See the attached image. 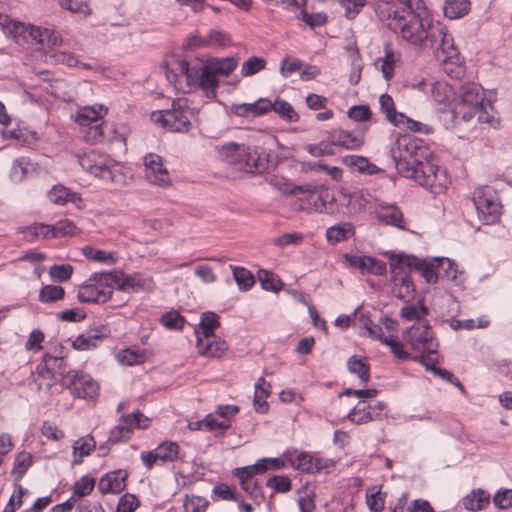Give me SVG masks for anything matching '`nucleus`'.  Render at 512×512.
<instances>
[{
    "label": "nucleus",
    "mask_w": 512,
    "mask_h": 512,
    "mask_svg": "<svg viewBox=\"0 0 512 512\" xmlns=\"http://www.w3.org/2000/svg\"><path fill=\"white\" fill-rule=\"evenodd\" d=\"M113 282V286L119 291L140 292L151 291L154 288L152 278L140 274L125 275L122 271H111L107 274Z\"/></svg>",
    "instance_id": "14"
},
{
    "label": "nucleus",
    "mask_w": 512,
    "mask_h": 512,
    "mask_svg": "<svg viewBox=\"0 0 512 512\" xmlns=\"http://www.w3.org/2000/svg\"><path fill=\"white\" fill-rule=\"evenodd\" d=\"M282 193L286 196L301 195L299 201L302 202V209L313 207L315 211L329 215L344 213V209L351 202L348 193L342 190L334 191L323 185L289 184Z\"/></svg>",
    "instance_id": "3"
},
{
    "label": "nucleus",
    "mask_w": 512,
    "mask_h": 512,
    "mask_svg": "<svg viewBox=\"0 0 512 512\" xmlns=\"http://www.w3.org/2000/svg\"><path fill=\"white\" fill-rule=\"evenodd\" d=\"M180 447L176 442H163L156 449V457L164 462H173L179 458Z\"/></svg>",
    "instance_id": "44"
},
{
    "label": "nucleus",
    "mask_w": 512,
    "mask_h": 512,
    "mask_svg": "<svg viewBox=\"0 0 512 512\" xmlns=\"http://www.w3.org/2000/svg\"><path fill=\"white\" fill-rule=\"evenodd\" d=\"M355 235V227L351 222H340L326 230V239L331 244L345 241Z\"/></svg>",
    "instance_id": "30"
},
{
    "label": "nucleus",
    "mask_w": 512,
    "mask_h": 512,
    "mask_svg": "<svg viewBox=\"0 0 512 512\" xmlns=\"http://www.w3.org/2000/svg\"><path fill=\"white\" fill-rule=\"evenodd\" d=\"M234 280L240 290L247 291L252 288L255 283L254 275L244 267L230 265Z\"/></svg>",
    "instance_id": "43"
},
{
    "label": "nucleus",
    "mask_w": 512,
    "mask_h": 512,
    "mask_svg": "<svg viewBox=\"0 0 512 512\" xmlns=\"http://www.w3.org/2000/svg\"><path fill=\"white\" fill-rule=\"evenodd\" d=\"M73 267L70 264L53 265L49 269V275L54 281L65 282L71 278Z\"/></svg>",
    "instance_id": "63"
},
{
    "label": "nucleus",
    "mask_w": 512,
    "mask_h": 512,
    "mask_svg": "<svg viewBox=\"0 0 512 512\" xmlns=\"http://www.w3.org/2000/svg\"><path fill=\"white\" fill-rule=\"evenodd\" d=\"M347 367L349 372L357 375L362 383L366 384L370 380V365L365 359L352 355L347 361Z\"/></svg>",
    "instance_id": "37"
},
{
    "label": "nucleus",
    "mask_w": 512,
    "mask_h": 512,
    "mask_svg": "<svg viewBox=\"0 0 512 512\" xmlns=\"http://www.w3.org/2000/svg\"><path fill=\"white\" fill-rule=\"evenodd\" d=\"M220 155L228 164L247 173H262L269 167V154L259 146L230 142L222 146Z\"/></svg>",
    "instance_id": "6"
},
{
    "label": "nucleus",
    "mask_w": 512,
    "mask_h": 512,
    "mask_svg": "<svg viewBox=\"0 0 512 512\" xmlns=\"http://www.w3.org/2000/svg\"><path fill=\"white\" fill-rule=\"evenodd\" d=\"M470 10L469 0H446L444 5L445 17L453 20L468 14Z\"/></svg>",
    "instance_id": "38"
},
{
    "label": "nucleus",
    "mask_w": 512,
    "mask_h": 512,
    "mask_svg": "<svg viewBox=\"0 0 512 512\" xmlns=\"http://www.w3.org/2000/svg\"><path fill=\"white\" fill-rule=\"evenodd\" d=\"M55 238L74 236L80 232L77 226L69 219H61L52 225Z\"/></svg>",
    "instance_id": "54"
},
{
    "label": "nucleus",
    "mask_w": 512,
    "mask_h": 512,
    "mask_svg": "<svg viewBox=\"0 0 512 512\" xmlns=\"http://www.w3.org/2000/svg\"><path fill=\"white\" fill-rule=\"evenodd\" d=\"M342 163L355 171L368 175H373L380 171L375 164L371 163L364 156L347 155L342 158Z\"/></svg>",
    "instance_id": "34"
},
{
    "label": "nucleus",
    "mask_w": 512,
    "mask_h": 512,
    "mask_svg": "<svg viewBox=\"0 0 512 512\" xmlns=\"http://www.w3.org/2000/svg\"><path fill=\"white\" fill-rule=\"evenodd\" d=\"M297 18L301 19L310 28L322 26L327 22V15L323 12L308 13L306 10H301Z\"/></svg>",
    "instance_id": "59"
},
{
    "label": "nucleus",
    "mask_w": 512,
    "mask_h": 512,
    "mask_svg": "<svg viewBox=\"0 0 512 512\" xmlns=\"http://www.w3.org/2000/svg\"><path fill=\"white\" fill-rule=\"evenodd\" d=\"M237 61L234 58H225L209 65L215 77L218 75H229L237 67Z\"/></svg>",
    "instance_id": "60"
},
{
    "label": "nucleus",
    "mask_w": 512,
    "mask_h": 512,
    "mask_svg": "<svg viewBox=\"0 0 512 512\" xmlns=\"http://www.w3.org/2000/svg\"><path fill=\"white\" fill-rule=\"evenodd\" d=\"M0 137L3 140L15 139L24 143H31L35 140L34 133L24 132L21 129H6L4 126L0 128Z\"/></svg>",
    "instance_id": "51"
},
{
    "label": "nucleus",
    "mask_w": 512,
    "mask_h": 512,
    "mask_svg": "<svg viewBox=\"0 0 512 512\" xmlns=\"http://www.w3.org/2000/svg\"><path fill=\"white\" fill-rule=\"evenodd\" d=\"M459 95L461 100L460 104L483 107L484 93L480 84L468 82L461 85Z\"/></svg>",
    "instance_id": "25"
},
{
    "label": "nucleus",
    "mask_w": 512,
    "mask_h": 512,
    "mask_svg": "<svg viewBox=\"0 0 512 512\" xmlns=\"http://www.w3.org/2000/svg\"><path fill=\"white\" fill-rule=\"evenodd\" d=\"M403 340L414 351H421L426 360L432 361L431 355L438 350V341L430 332V325L427 322H417L407 328L402 334Z\"/></svg>",
    "instance_id": "9"
},
{
    "label": "nucleus",
    "mask_w": 512,
    "mask_h": 512,
    "mask_svg": "<svg viewBox=\"0 0 512 512\" xmlns=\"http://www.w3.org/2000/svg\"><path fill=\"white\" fill-rule=\"evenodd\" d=\"M345 259L347 260L350 266L359 268L363 273H369L373 264L372 256H358L345 254Z\"/></svg>",
    "instance_id": "61"
},
{
    "label": "nucleus",
    "mask_w": 512,
    "mask_h": 512,
    "mask_svg": "<svg viewBox=\"0 0 512 512\" xmlns=\"http://www.w3.org/2000/svg\"><path fill=\"white\" fill-rule=\"evenodd\" d=\"M145 177L155 185L166 186L169 184V174L163 166L162 158L154 153L147 154L144 158Z\"/></svg>",
    "instance_id": "17"
},
{
    "label": "nucleus",
    "mask_w": 512,
    "mask_h": 512,
    "mask_svg": "<svg viewBox=\"0 0 512 512\" xmlns=\"http://www.w3.org/2000/svg\"><path fill=\"white\" fill-rule=\"evenodd\" d=\"M472 200L479 219L485 224H493L499 220L502 205L492 187L486 185L476 188Z\"/></svg>",
    "instance_id": "11"
},
{
    "label": "nucleus",
    "mask_w": 512,
    "mask_h": 512,
    "mask_svg": "<svg viewBox=\"0 0 512 512\" xmlns=\"http://www.w3.org/2000/svg\"><path fill=\"white\" fill-rule=\"evenodd\" d=\"M184 78L190 88L201 89L208 99L216 98L219 79L215 77L209 65H205L198 60L187 61Z\"/></svg>",
    "instance_id": "7"
},
{
    "label": "nucleus",
    "mask_w": 512,
    "mask_h": 512,
    "mask_svg": "<svg viewBox=\"0 0 512 512\" xmlns=\"http://www.w3.org/2000/svg\"><path fill=\"white\" fill-rule=\"evenodd\" d=\"M110 334V329L107 325H99L90 329L86 334H81L76 337L72 342V347L75 350L87 351L94 349L98 346V341L107 337Z\"/></svg>",
    "instance_id": "20"
},
{
    "label": "nucleus",
    "mask_w": 512,
    "mask_h": 512,
    "mask_svg": "<svg viewBox=\"0 0 512 512\" xmlns=\"http://www.w3.org/2000/svg\"><path fill=\"white\" fill-rule=\"evenodd\" d=\"M87 126L84 136L87 142L94 144L115 138L107 135L116 132L111 125L95 122Z\"/></svg>",
    "instance_id": "31"
},
{
    "label": "nucleus",
    "mask_w": 512,
    "mask_h": 512,
    "mask_svg": "<svg viewBox=\"0 0 512 512\" xmlns=\"http://www.w3.org/2000/svg\"><path fill=\"white\" fill-rule=\"evenodd\" d=\"M377 217L381 222H384L387 225L404 229L403 213L395 204L380 206V209L377 212Z\"/></svg>",
    "instance_id": "32"
},
{
    "label": "nucleus",
    "mask_w": 512,
    "mask_h": 512,
    "mask_svg": "<svg viewBox=\"0 0 512 512\" xmlns=\"http://www.w3.org/2000/svg\"><path fill=\"white\" fill-rule=\"evenodd\" d=\"M78 162L83 170L104 181L117 183L121 178L118 173V165L94 150L79 156Z\"/></svg>",
    "instance_id": "12"
},
{
    "label": "nucleus",
    "mask_w": 512,
    "mask_h": 512,
    "mask_svg": "<svg viewBox=\"0 0 512 512\" xmlns=\"http://www.w3.org/2000/svg\"><path fill=\"white\" fill-rule=\"evenodd\" d=\"M429 313L428 308L425 306L423 300H419L416 305H407L401 308L400 315L408 321L415 320L420 322Z\"/></svg>",
    "instance_id": "42"
},
{
    "label": "nucleus",
    "mask_w": 512,
    "mask_h": 512,
    "mask_svg": "<svg viewBox=\"0 0 512 512\" xmlns=\"http://www.w3.org/2000/svg\"><path fill=\"white\" fill-rule=\"evenodd\" d=\"M266 65V60L262 57L252 56L248 58L241 68V74L243 76H251L259 71L263 70Z\"/></svg>",
    "instance_id": "56"
},
{
    "label": "nucleus",
    "mask_w": 512,
    "mask_h": 512,
    "mask_svg": "<svg viewBox=\"0 0 512 512\" xmlns=\"http://www.w3.org/2000/svg\"><path fill=\"white\" fill-rule=\"evenodd\" d=\"M266 98H260L253 103L233 104L230 108L231 112L243 118L257 117L267 114Z\"/></svg>",
    "instance_id": "26"
},
{
    "label": "nucleus",
    "mask_w": 512,
    "mask_h": 512,
    "mask_svg": "<svg viewBox=\"0 0 512 512\" xmlns=\"http://www.w3.org/2000/svg\"><path fill=\"white\" fill-rule=\"evenodd\" d=\"M384 497L382 496L380 490H377L376 487L371 489V492L367 491L366 493V503L368 508L372 512H380L384 508Z\"/></svg>",
    "instance_id": "62"
},
{
    "label": "nucleus",
    "mask_w": 512,
    "mask_h": 512,
    "mask_svg": "<svg viewBox=\"0 0 512 512\" xmlns=\"http://www.w3.org/2000/svg\"><path fill=\"white\" fill-rule=\"evenodd\" d=\"M196 347L200 355L215 358L221 357L228 350L226 341L216 335L209 338V340L198 337Z\"/></svg>",
    "instance_id": "22"
},
{
    "label": "nucleus",
    "mask_w": 512,
    "mask_h": 512,
    "mask_svg": "<svg viewBox=\"0 0 512 512\" xmlns=\"http://www.w3.org/2000/svg\"><path fill=\"white\" fill-rule=\"evenodd\" d=\"M390 154L401 176L414 179L435 193L447 187L445 170L435 163V156L424 140L402 135L395 141Z\"/></svg>",
    "instance_id": "1"
},
{
    "label": "nucleus",
    "mask_w": 512,
    "mask_h": 512,
    "mask_svg": "<svg viewBox=\"0 0 512 512\" xmlns=\"http://www.w3.org/2000/svg\"><path fill=\"white\" fill-rule=\"evenodd\" d=\"M63 359L64 355H52L50 353H46L43 356L42 363L37 366V372L43 378L47 377L45 374H51V377H54V374H59L62 379L66 376Z\"/></svg>",
    "instance_id": "23"
},
{
    "label": "nucleus",
    "mask_w": 512,
    "mask_h": 512,
    "mask_svg": "<svg viewBox=\"0 0 512 512\" xmlns=\"http://www.w3.org/2000/svg\"><path fill=\"white\" fill-rule=\"evenodd\" d=\"M185 322V318L177 311L166 312L160 318V323L169 330L181 331Z\"/></svg>",
    "instance_id": "49"
},
{
    "label": "nucleus",
    "mask_w": 512,
    "mask_h": 512,
    "mask_svg": "<svg viewBox=\"0 0 512 512\" xmlns=\"http://www.w3.org/2000/svg\"><path fill=\"white\" fill-rule=\"evenodd\" d=\"M139 501L134 494L126 493L118 501L117 512H134Z\"/></svg>",
    "instance_id": "64"
},
{
    "label": "nucleus",
    "mask_w": 512,
    "mask_h": 512,
    "mask_svg": "<svg viewBox=\"0 0 512 512\" xmlns=\"http://www.w3.org/2000/svg\"><path fill=\"white\" fill-rule=\"evenodd\" d=\"M258 279L260 281L261 287L264 290L271 292H279L283 287V282L281 279L275 276L274 273L260 269L258 271Z\"/></svg>",
    "instance_id": "45"
},
{
    "label": "nucleus",
    "mask_w": 512,
    "mask_h": 512,
    "mask_svg": "<svg viewBox=\"0 0 512 512\" xmlns=\"http://www.w3.org/2000/svg\"><path fill=\"white\" fill-rule=\"evenodd\" d=\"M296 468L302 472L314 473L323 469L321 459L314 458L307 452H300L296 458Z\"/></svg>",
    "instance_id": "39"
},
{
    "label": "nucleus",
    "mask_w": 512,
    "mask_h": 512,
    "mask_svg": "<svg viewBox=\"0 0 512 512\" xmlns=\"http://www.w3.org/2000/svg\"><path fill=\"white\" fill-rule=\"evenodd\" d=\"M32 465V456L30 453L22 451L14 459L13 469L11 471L15 481H20L29 467Z\"/></svg>",
    "instance_id": "41"
},
{
    "label": "nucleus",
    "mask_w": 512,
    "mask_h": 512,
    "mask_svg": "<svg viewBox=\"0 0 512 512\" xmlns=\"http://www.w3.org/2000/svg\"><path fill=\"white\" fill-rule=\"evenodd\" d=\"M117 357L120 363L128 366L143 363L146 359L144 351L132 348H126L121 350L118 353Z\"/></svg>",
    "instance_id": "48"
},
{
    "label": "nucleus",
    "mask_w": 512,
    "mask_h": 512,
    "mask_svg": "<svg viewBox=\"0 0 512 512\" xmlns=\"http://www.w3.org/2000/svg\"><path fill=\"white\" fill-rule=\"evenodd\" d=\"M82 252L87 259L93 260L96 262L113 264V263H115V261L117 259L114 252H108L105 250L95 249L92 246H85L82 249Z\"/></svg>",
    "instance_id": "46"
},
{
    "label": "nucleus",
    "mask_w": 512,
    "mask_h": 512,
    "mask_svg": "<svg viewBox=\"0 0 512 512\" xmlns=\"http://www.w3.org/2000/svg\"><path fill=\"white\" fill-rule=\"evenodd\" d=\"M267 113L274 111L281 119L289 123L299 121V114L294 110L293 106L286 100L276 98L274 102H271L266 98Z\"/></svg>",
    "instance_id": "28"
},
{
    "label": "nucleus",
    "mask_w": 512,
    "mask_h": 512,
    "mask_svg": "<svg viewBox=\"0 0 512 512\" xmlns=\"http://www.w3.org/2000/svg\"><path fill=\"white\" fill-rule=\"evenodd\" d=\"M266 486L277 493H286L292 489V482L288 476L274 475L267 479Z\"/></svg>",
    "instance_id": "52"
},
{
    "label": "nucleus",
    "mask_w": 512,
    "mask_h": 512,
    "mask_svg": "<svg viewBox=\"0 0 512 512\" xmlns=\"http://www.w3.org/2000/svg\"><path fill=\"white\" fill-rule=\"evenodd\" d=\"M399 263H405L406 267L419 271L428 284L437 283L439 278L448 281L458 280V268L456 263L446 257L422 259L403 252L392 254L390 256V270L392 273H395V269Z\"/></svg>",
    "instance_id": "5"
},
{
    "label": "nucleus",
    "mask_w": 512,
    "mask_h": 512,
    "mask_svg": "<svg viewBox=\"0 0 512 512\" xmlns=\"http://www.w3.org/2000/svg\"><path fill=\"white\" fill-rule=\"evenodd\" d=\"M385 345L389 346L391 353L399 360H409L413 359L410 353L405 351L403 343L400 342L397 336H388L387 339H383Z\"/></svg>",
    "instance_id": "55"
},
{
    "label": "nucleus",
    "mask_w": 512,
    "mask_h": 512,
    "mask_svg": "<svg viewBox=\"0 0 512 512\" xmlns=\"http://www.w3.org/2000/svg\"><path fill=\"white\" fill-rule=\"evenodd\" d=\"M65 290L59 285H45L39 291V301L52 303L64 298Z\"/></svg>",
    "instance_id": "47"
},
{
    "label": "nucleus",
    "mask_w": 512,
    "mask_h": 512,
    "mask_svg": "<svg viewBox=\"0 0 512 512\" xmlns=\"http://www.w3.org/2000/svg\"><path fill=\"white\" fill-rule=\"evenodd\" d=\"M400 6L389 1L375 4V13L380 21H387L388 28L408 42L419 40L415 31L429 12L423 0H397Z\"/></svg>",
    "instance_id": "2"
},
{
    "label": "nucleus",
    "mask_w": 512,
    "mask_h": 512,
    "mask_svg": "<svg viewBox=\"0 0 512 512\" xmlns=\"http://www.w3.org/2000/svg\"><path fill=\"white\" fill-rule=\"evenodd\" d=\"M95 485V480L92 477H89L87 475L82 476L78 481L74 483L73 486V498L76 497H84L89 495Z\"/></svg>",
    "instance_id": "53"
},
{
    "label": "nucleus",
    "mask_w": 512,
    "mask_h": 512,
    "mask_svg": "<svg viewBox=\"0 0 512 512\" xmlns=\"http://www.w3.org/2000/svg\"><path fill=\"white\" fill-rule=\"evenodd\" d=\"M96 448V441L94 440L92 435H86L78 440H76L73 444V453H80L81 456H88L92 450Z\"/></svg>",
    "instance_id": "58"
},
{
    "label": "nucleus",
    "mask_w": 512,
    "mask_h": 512,
    "mask_svg": "<svg viewBox=\"0 0 512 512\" xmlns=\"http://www.w3.org/2000/svg\"><path fill=\"white\" fill-rule=\"evenodd\" d=\"M369 126L363 124L356 131L344 129H334L329 133L328 139L334 146H339L347 150H358L365 142L364 134Z\"/></svg>",
    "instance_id": "15"
},
{
    "label": "nucleus",
    "mask_w": 512,
    "mask_h": 512,
    "mask_svg": "<svg viewBox=\"0 0 512 512\" xmlns=\"http://www.w3.org/2000/svg\"><path fill=\"white\" fill-rule=\"evenodd\" d=\"M120 421H123L126 426L130 427L131 429L133 427L138 429H146L150 425V419L139 410H136L127 415H122Z\"/></svg>",
    "instance_id": "50"
},
{
    "label": "nucleus",
    "mask_w": 512,
    "mask_h": 512,
    "mask_svg": "<svg viewBox=\"0 0 512 512\" xmlns=\"http://www.w3.org/2000/svg\"><path fill=\"white\" fill-rule=\"evenodd\" d=\"M271 394V384L267 382L263 377H260L255 383V392H254V408L255 411L259 414H265L269 405L266 399Z\"/></svg>",
    "instance_id": "29"
},
{
    "label": "nucleus",
    "mask_w": 512,
    "mask_h": 512,
    "mask_svg": "<svg viewBox=\"0 0 512 512\" xmlns=\"http://www.w3.org/2000/svg\"><path fill=\"white\" fill-rule=\"evenodd\" d=\"M0 27L4 34L11 37L17 44L27 43V36H30L31 24L14 21L7 15H0Z\"/></svg>",
    "instance_id": "19"
},
{
    "label": "nucleus",
    "mask_w": 512,
    "mask_h": 512,
    "mask_svg": "<svg viewBox=\"0 0 512 512\" xmlns=\"http://www.w3.org/2000/svg\"><path fill=\"white\" fill-rule=\"evenodd\" d=\"M108 272L94 273L89 280L82 284L78 291L81 303H105L111 299L113 282L107 276Z\"/></svg>",
    "instance_id": "10"
},
{
    "label": "nucleus",
    "mask_w": 512,
    "mask_h": 512,
    "mask_svg": "<svg viewBox=\"0 0 512 512\" xmlns=\"http://www.w3.org/2000/svg\"><path fill=\"white\" fill-rule=\"evenodd\" d=\"M61 385L78 398L95 399L98 396V383L81 371H69L62 378Z\"/></svg>",
    "instance_id": "13"
},
{
    "label": "nucleus",
    "mask_w": 512,
    "mask_h": 512,
    "mask_svg": "<svg viewBox=\"0 0 512 512\" xmlns=\"http://www.w3.org/2000/svg\"><path fill=\"white\" fill-rule=\"evenodd\" d=\"M380 109L385 113L387 120L393 125L399 127L404 124V118L406 115L401 112H397L395 109L393 98L388 94H382L379 98Z\"/></svg>",
    "instance_id": "35"
},
{
    "label": "nucleus",
    "mask_w": 512,
    "mask_h": 512,
    "mask_svg": "<svg viewBox=\"0 0 512 512\" xmlns=\"http://www.w3.org/2000/svg\"><path fill=\"white\" fill-rule=\"evenodd\" d=\"M490 503V494L480 488L473 489L463 498V506L470 511L484 509Z\"/></svg>",
    "instance_id": "33"
},
{
    "label": "nucleus",
    "mask_w": 512,
    "mask_h": 512,
    "mask_svg": "<svg viewBox=\"0 0 512 512\" xmlns=\"http://www.w3.org/2000/svg\"><path fill=\"white\" fill-rule=\"evenodd\" d=\"M187 70V60L175 58L171 62L165 63V73L170 83L176 84L180 78H184Z\"/></svg>",
    "instance_id": "40"
},
{
    "label": "nucleus",
    "mask_w": 512,
    "mask_h": 512,
    "mask_svg": "<svg viewBox=\"0 0 512 512\" xmlns=\"http://www.w3.org/2000/svg\"><path fill=\"white\" fill-rule=\"evenodd\" d=\"M192 110L180 101H173L172 108L152 113V120L170 132L186 133L191 128Z\"/></svg>",
    "instance_id": "8"
},
{
    "label": "nucleus",
    "mask_w": 512,
    "mask_h": 512,
    "mask_svg": "<svg viewBox=\"0 0 512 512\" xmlns=\"http://www.w3.org/2000/svg\"><path fill=\"white\" fill-rule=\"evenodd\" d=\"M220 326V317L212 311H206L201 314L200 322L195 328L196 341L200 339L209 340L215 335V330Z\"/></svg>",
    "instance_id": "24"
},
{
    "label": "nucleus",
    "mask_w": 512,
    "mask_h": 512,
    "mask_svg": "<svg viewBox=\"0 0 512 512\" xmlns=\"http://www.w3.org/2000/svg\"><path fill=\"white\" fill-rule=\"evenodd\" d=\"M387 405L384 402H377L375 405H369L365 401H359L358 404L350 410L347 418L355 424H364L375 420H381L384 416V410Z\"/></svg>",
    "instance_id": "16"
},
{
    "label": "nucleus",
    "mask_w": 512,
    "mask_h": 512,
    "mask_svg": "<svg viewBox=\"0 0 512 512\" xmlns=\"http://www.w3.org/2000/svg\"><path fill=\"white\" fill-rule=\"evenodd\" d=\"M414 360L420 362L422 365L425 366L426 370L433 372L434 375L456 386L463 394H465V388L463 384L459 381V379L456 378L452 372L444 368L436 367L434 359H432V361H429L426 360L425 355H417L414 357Z\"/></svg>",
    "instance_id": "27"
},
{
    "label": "nucleus",
    "mask_w": 512,
    "mask_h": 512,
    "mask_svg": "<svg viewBox=\"0 0 512 512\" xmlns=\"http://www.w3.org/2000/svg\"><path fill=\"white\" fill-rule=\"evenodd\" d=\"M403 266L405 263H399L395 269V273H392L393 288L392 293L398 299L409 302L413 298L415 291V285L408 273H403Z\"/></svg>",
    "instance_id": "18"
},
{
    "label": "nucleus",
    "mask_w": 512,
    "mask_h": 512,
    "mask_svg": "<svg viewBox=\"0 0 512 512\" xmlns=\"http://www.w3.org/2000/svg\"><path fill=\"white\" fill-rule=\"evenodd\" d=\"M48 197L52 203L58 205H64L67 202L77 204L78 202L82 201L78 193L72 192L68 188L60 184L54 185L52 187V189L48 193Z\"/></svg>",
    "instance_id": "36"
},
{
    "label": "nucleus",
    "mask_w": 512,
    "mask_h": 512,
    "mask_svg": "<svg viewBox=\"0 0 512 512\" xmlns=\"http://www.w3.org/2000/svg\"><path fill=\"white\" fill-rule=\"evenodd\" d=\"M206 38L208 46L226 47L232 42L230 34L221 30H210Z\"/></svg>",
    "instance_id": "57"
},
{
    "label": "nucleus",
    "mask_w": 512,
    "mask_h": 512,
    "mask_svg": "<svg viewBox=\"0 0 512 512\" xmlns=\"http://www.w3.org/2000/svg\"><path fill=\"white\" fill-rule=\"evenodd\" d=\"M127 472L116 470L102 476L98 483V490L102 494H119L126 488Z\"/></svg>",
    "instance_id": "21"
},
{
    "label": "nucleus",
    "mask_w": 512,
    "mask_h": 512,
    "mask_svg": "<svg viewBox=\"0 0 512 512\" xmlns=\"http://www.w3.org/2000/svg\"><path fill=\"white\" fill-rule=\"evenodd\" d=\"M419 37L418 41L410 42L416 46L428 45L434 50L435 57L444 64L446 73H453V69H449V64L457 65L460 68L461 57L454 46V40L447 33L446 27L440 22H433L427 19L421 20V25L413 31Z\"/></svg>",
    "instance_id": "4"
}]
</instances>
